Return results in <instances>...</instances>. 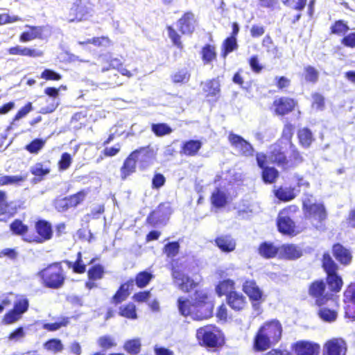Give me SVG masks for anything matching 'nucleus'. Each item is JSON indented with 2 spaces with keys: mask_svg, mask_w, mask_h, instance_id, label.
Returning a JSON list of instances; mask_svg holds the SVG:
<instances>
[{
  "mask_svg": "<svg viewBox=\"0 0 355 355\" xmlns=\"http://www.w3.org/2000/svg\"><path fill=\"white\" fill-rule=\"evenodd\" d=\"M282 335V327L277 320L266 322L259 329L254 340V348L257 351H263L271 345L277 343Z\"/></svg>",
  "mask_w": 355,
  "mask_h": 355,
  "instance_id": "obj_1",
  "label": "nucleus"
},
{
  "mask_svg": "<svg viewBox=\"0 0 355 355\" xmlns=\"http://www.w3.org/2000/svg\"><path fill=\"white\" fill-rule=\"evenodd\" d=\"M192 299L191 318L194 320H203L213 315L214 303L205 291H196Z\"/></svg>",
  "mask_w": 355,
  "mask_h": 355,
  "instance_id": "obj_2",
  "label": "nucleus"
},
{
  "mask_svg": "<svg viewBox=\"0 0 355 355\" xmlns=\"http://www.w3.org/2000/svg\"><path fill=\"white\" fill-rule=\"evenodd\" d=\"M62 263L54 262L38 272L37 276L41 278L44 287L59 289L63 286L66 275L62 267Z\"/></svg>",
  "mask_w": 355,
  "mask_h": 355,
  "instance_id": "obj_3",
  "label": "nucleus"
},
{
  "mask_svg": "<svg viewBox=\"0 0 355 355\" xmlns=\"http://www.w3.org/2000/svg\"><path fill=\"white\" fill-rule=\"evenodd\" d=\"M92 6L89 0H74L69 13V21H82L91 15Z\"/></svg>",
  "mask_w": 355,
  "mask_h": 355,
  "instance_id": "obj_4",
  "label": "nucleus"
},
{
  "mask_svg": "<svg viewBox=\"0 0 355 355\" xmlns=\"http://www.w3.org/2000/svg\"><path fill=\"white\" fill-rule=\"evenodd\" d=\"M37 235H28L23 239L28 243H42L50 240L53 236L51 224L45 220H39L35 225Z\"/></svg>",
  "mask_w": 355,
  "mask_h": 355,
  "instance_id": "obj_5",
  "label": "nucleus"
},
{
  "mask_svg": "<svg viewBox=\"0 0 355 355\" xmlns=\"http://www.w3.org/2000/svg\"><path fill=\"white\" fill-rule=\"evenodd\" d=\"M196 338L201 345L207 347H216L220 345L218 335L213 326H205L197 330Z\"/></svg>",
  "mask_w": 355,
  "mask_h": 355,
  "instance_id": "obj_6",
  "label": "nucleus"
},
{
  "mask_svg": "<svg viewBox=\"0 0 355 355\" xmlns=\"http://www.w3.org/2000/svg\"><path fill=\"white\" fill-rule=\"evenodd\" d=\"M171 214V208L170 205L168 202L161 203L156 209L150 212L146 221L154 227L159 225H165Z\"/></svg>",
  "mask_w": 355,
  "mask_h": 355,
  "instance_id": "obj_7",
  "label": "nucleus"
},
{
  "mask_svg": "<svg viewBox=\"0 0 355 355\" xmlns=\"http://www.w3.org/2000/svg\"><path fill=\"white\" fill-rule=\"evenodd\" d=\"M228 140L231 146L241 155L252 157L254 153V148L252 145L245 140L243 137L233 132L228 135Z\"/></svg>",
  "mask_w": 355,
  "mask_h": 355,
  "instance_id": "obj_8",
  "label": "nucleus"
},
{
  "mask_svg": "<svg viewBox=\"0 0 355 355\" xmlns=\"http://www.w3.org/2000/svg\"><path fill=\"white\" fill-rule=\"evenodd\" d=\"M29 303L26 298L17 301L13 309L6 313L3 318L5 324H12L19 320L22 315L27 311Z\"/></svg>",
  "mask_w": 355,
  "mask_h": 355,
  "instance_id": "obj_9",
  "label": "nucleus"
},
{
  "mask_svg": "<svg viewBox=\"0 0 355 355\" xmlns=\"http://www.w3.org/2000/svg\"><path fill=\"white\" fill-rule=\"evenodd\" d=\"M133 152H136V159L142 169H146L152 165L156 158V153L150 145L141 147Z\"/></svg>",
  "mask_w": 355,
  "mask_h": 355,
  "instance_id": "obj_10",
  "label": "nucleus"
},
{
  "mask_svg": "<svg viewBox=\"0 0 355 355\" xmlns=\"http://www.w3.org/2000/svg\"><path fill=\"white\" fill-rule=\"evenodd\" d=\"M85 195L83 192H78L69 197L56 199L54 201V207L60 212H64L71 207H75L83 201Z\"/></svg>",
  "mask_w": 355,
  "mask_h": 355,
  "instance_id": "obj_11",
  "label": "nucleus"
},
{
  "mask_svg": "<svg viewBox=\"0 0 355 355\" xmlns=\"http://www.w3.org/2000/svg\"><path fill=\"white\" fill-rule=\"evenodd\" d=\"M268 160L279 167L286 169L288 165V160L285 155L284 148L279 144H275L270 146L268 152Z\"/></svg>",
  "mask_w": 355,
  "mask_h": 355,
  "instance_id": "obj_12",
  "label": "nucleus"
},
{
  "mask_svg": "<svg viewBox=\"0 0 355 355\" xmlns=\"http://www.w3.org/2000/svg\"><path fill=\"white\" fill-rule=\"evenodd\" d=\"M172 277L175 284L182 291L189 292L196 286V283L178 268H173Z\"/></svg>",
  "mask_w": 355,
  "mask_h": 355,
  "instance_id": "obj_13",
  "label": "nucleus"
},
{
  "mask_svg": "<svg viewBox=\"0 0 355 355\" xmlns=\"http://www.w3.org/2000/svg\"><path fill=\"white\" fill-rule=\"evenodd\" d=\"M347 349V343L343 338H333L325 343L323 355H345Z\"/></svg>",
  "mask_w": 355,
  "mask_h": 355,
  "instance_id": "obj_14",
  "label": "nucleus"
},
{
  "mask_svg": "<svg viewBox=\"0 0 355 355\" xmlns=\"http://www.w3.org/2000/svg\"><path fill=\"white\" fill-rule=\"evenodd\" d=\"M326 289V285L323 280H318L313 282L309 289V293L311 296L315 298V304L321 306L327 303L329 298L324 295Z\"/></svg>",
  "mask_w": 355,
  "mask_h": 355,
  "instance_id": "obj_15",
  "label": "nucleus"
},
{
  "mask_svg": "<svg viewBox=\"0 0 355 355\" xmlns=\"http://www.w3.org/2000/svg\"><path fill=\"white\" fill-rule=\"evenodd\" d=\"M332 254L335 259L342 265L347 266L352 262V252L339 243L333 245Z\"/></svg>",
  "mask_w": 355,
  "mask_h": 355,
  "instance_id": "obj_16",
  "label": "nucleus"
},
{
  "mask_svg": "<svg viewBox=\"0 0 355 355\" xmlns=\"http://www.w3.org/2000/svg\"><path fill=\"white\" fill-rule=\"evenodd\" d=\"M293 349L297 355H318L320 345L308 341H299L294 344Z\"/></svg>",
  "mask_w": 355,
  "mask_h": 355,
  "instance_id": "obj_17",
  "label": "nucleus"
},
{
  "mask_svg": "<svg viewBox=\"0 0 355 355\" xmlns=\"http://www.w3.org/2000/svg\"><path fill=\"white\" fill-rule=\"evenodd\" d=\"M278 230L286 235H293L295 232V225L293 220L285 215L284 211H281L277 220Z\"/></svg>",
  "mask_w": 355,
  "mask_h": 355,
  "instance_id": "obj_18",
  "label": "nucleus"
},
{
  "mask_svg": "<svg viewBox=\"0 0 355 355\" xmlns=\"http://www.w3.org/2000/svg\"><path fill=\"white\" fill-rule=\"evenodd\" d=\"M196 20L191 12H187L178 20V26L182 34H191L196 27Z\"/></svg>",
  "mask_w": 355,
  "mask_h": 355,
  "instance_id": "obj_19",
  "label": "nucleus"
},
{
  "mask_svg": "<svg viewBox=\"0 0 355 355\" xmlns=\"http://www.w3.org/2000/svg\"><path fill=\"white\" fill-rule=\"evenodd\" d=\"M274 105L275 111L278 114L284 115L294 109L295 102L292 98L282 97L274 101Z\"/></svg>",
  "mask_w": 355,
  "mask_h": 355,
  "instance_id": "obj_20",
  "label": "nucleus"
},
{
  "mask_svg": "<svg viewBox=\"0 0 355 355\" xmlns=\"http://www.w3.org/2000/svg\"><path fill=\"white\" fill-rule=\"evenodd\" d=\"M136 152H132L125 159L123 166L121 168V178L125 180L129 175L136 171Z\"/></svg>",
  "mask_w": 355,
  "mask_h": 355,
  "instance_id": "obj_21",
  "label": "nucleus"
},
{
  "mask_svg": "<svg viewBox=\"0 0 355 355\" xmlns=\"http://www.w3.org/2000/svg\"><path fill=\"white\" fill-rule=\"evenodd\" d=\"M243 290L252 301H259L262 297V291L254 280H246L243 283Z\"/></svg>",
  "mask_w": 355,
  "mask_h": 355,
  "instance_id": "obj_22",
  "label": "nucleus"
},
{
  "mask_svg": "<svg viewBox=\"0 0 355 355\" xmlns=\"http://www.w3.org/2000/svg\"><path fill=\"white\" fill-rule=\"evenodd\" d=\"M215 243L224 252H232L236 248V241L230 235H221L216 237Z\"/></svg>",
  "mask_w": 355,
  "mask_h": 355,
  "instance_id": "obj_23",
  "label": "nucleus"
},
{
  "mask_svg": "<svg viewBox=\"0 0 355 355\" xmlns=\"http://www.w3.org/2000/svg\"><path fill=\"white\" fill-rule=\"evenodd\" d=\"M226 300L227 304L235 311H240L245 306V297L236 291L229 293Z\"/></svg>",
  "mask_w": 355,
  "mask_h": 355,
  "instance_id": "obj_24",
  "label": "nucleus"
},
{
  "mask_svg": "<svg viewBox=\"0 0 355 355\" xmlns=\"http://www.w3.org/2000/svg\"><path fill=\"white\" fill-rule=\"evenodd\" d=\"M134 286V279H130L125 283L122 284L114 295L112 297V302L114 304H119L125 300L129 295V290Z\"/></svg>",
  "mask_w": 355,
  "mask_h": 355,
  "instance_id": "obj_25",
  "label": "nucleus"
},
{
  "mask_svg": "<svg viewBox=\"0 0 355 355\" xmlns=\"http://www.w3.org/2000/svg\"><path fill=\"white\" fill-rule=\"evenodd\" d=\"M202 142L200 140L190 139L184 141L180 150L181 154L187 156L196 155L202 147Z\"/></svg>",
  "mask_w": 355,
  "mask_h": 355,
  "instance_id": "obj_26",
  "label": "nucleus"
},
{
  "mask_svg": "<svg viewBox=\"0 0 355 355\" xmlns=\"http://www.w3.org/2000/svg\"><path fill=\"white\" fill-rule=\"evenodd\" d=\"M211 202L214 207L218 209L223 208L228 202L227 194L220 188H216L211 193Z\"/></svg>",
  "mask_w": 355,
  "mask_h": 355,
  "instance_id": "obj_27",
  "label": "nucleus"
},
{
  "mask_svg": "<svg viewBox=\"0 0 355 355\" xmlns=\"http://www.w3.org/2000/svg\"><path fill=\"white\" fill-rule=\"evenodd\" d=\"M8 52L10 55H20L32 58L40 57L42 55V52L40 50L22 47L21 46L11 47L8 49Z\"/></svg>",
  "mask_w": 355,
  "mask_h": 355,
  "instance_id": "obj_28",
  "label": "nucleus"
},
{
  "mask_svg": "<svg viewBox=\"0 0 355 355\" xmlns=\"http://www.w3.org/2000/svg\"><path fill=\"white\" fill-rule=\"evenodd\" d=\"M322 262V268L327 273V276L338 274V266L333 260L329 253L325 252L323 254Z\"/></svg>",
  "mask_w": 355,
  "mask_h": 355,
  "instance_id": "obj_29",
  "label": "nucleus"
},
{
  "mask_svg": "<svg viewBox=\"0 0 355 355\" xmlns=\"http://www.w3.org/2000/svg\"><path fill=\"white\" fill-rule=\"evenodd\" d=\"M279 251V248L272 243L264 241L259 245V253L266 259L275 257Z\"/></svg>",
  "mask_w": 355,
  "mask_h": 355,
  "instance_id": "obj_30",
  "label": "nucleus"
},
{
  "mask_svg": "<svg viewBox=\"0 0 355 355\" xmlns=\"http://www.w3.org/2000/svg\"><path fill=\"white\" fill-rule=\"evenodd\" d=\"M202 89L207 93V96L218 98L220 92V83L217 79L210 80L204 84Z\"/></svg>",
  "mask_w": 355,
  "mask_h": 355,
  "instance_id": "obj_31",
  "label": "nucleus"
},
{
  "mask_svg": "<svg viewBox=\"0 0 355 355\" xmlns=\"http://www.w3.org/2000/svg\"><path fill=\"white\" fill-rule=\"evenodd\" d=\"M234 282L230 279H224L218 282L216 286V293L218 296L226 295L231 292H234Z\"/></svg>",
  "mask_w": 355,
  "mask_h": 355,
  "instance_id": "obj_32",
  "label": "nucleus"
},
{
  "mask_svg": "<svg viewBox=\"0 0 355 355\" xmlns=\"http://www.w3.org/2000/svg\"><path fill=\"white\" fill-rule=\"evenodd\" d=\"M29 30L23 32L20 35V41L26 42L35 38L41 37L43 32V28L42 26H29Z\"/></svg>",
  "mask_w": 355,
  "mask_h": 355,
  "instance_id": "obj_33",
  "label": "nucleus"
},
{
  "mask_svg": "<svg viewBox=\"0 0 355 355\" xmlns=\"http://www.w3.org/2000/svg\"><path fill=\"white\" fill-rule=\"evenodd\" d=\"M309 217L317 220L319 223H322L327 218V211L324 206L321 203L314 205L309 211H306Z\"/></svg>",
  "mask_w": 355,
  "mask_h": 355,
  "instance_id": "obj_34",
  "label": "nucleus"
},
{
  "mask_svg": "<svg viewBox=\"0 0 355 355\" xmlns=\"http://www.w3.org/2000/svg\"><path fill=\"white\" fill-rule=\"evenodd\" d=\"M297 137L300 144L306 148H309L314 140L313 133L308 128L299 130Z\"/></svg>",
  "mask_w": 355,
  "mask_h": 355,
  "instance_id": "obj_35",
  "label": "nucleus"
},
{
  "mask_svg": "<svg viewBox=\"0 0 355 355\" xmlns=\"http://www.w3.org/2000/svg\"><path fill=\"white\" fill-rule=\"evenodd\" d=\"M279 176L278 171L271 166H268L262 169L261 177L263 181L266 184L274 183Z\"/></svg>",
  "mask_w": 355,
  "mask_h": 355,
  "instance_id": "obj_36",
  "label": "nucleus"
},
{
  "mask_svg": "<svg viewBox=\"0 0 355 355\" xmlns=\"http://www.w3.org/2000/svg\"><path fill=\"white\" fill-rule=\"evenodd\" d=\"M151 131L157 137H164L170 135L173 132V129L165 123H157L151 124Z\"/></svg>",
  "mask_w": 355,
  "mask_h": 355,
  "instance_id": "obj_37",
  "label": "nucleus"
},
{
  "mask_svg": "<svg viewBox=\"0 0 355 355\" xmlns=\"http://www.w3.org/2000/svg\"><path fill=\"white\" fill-rule=\"evenodd\" d=\"M282 250L286 257L289 259H298L302 255L301 249L293 244L284 245Z\"/></svg>",
  "mask_w": 355,
  "mask_h": 355,
  "instance_id": "obj_38",
  "label": "nucleus"
},
{
  "mask_svg": "<svg viewBox=\"0 0 355 355\" xmlns=\"http://www.w3.org/2000/svg\"><path fill=\"white\" fill-rule=\"evenodd\" d=\"M119 315L131 320L137 318L136 306L133 303H129L119 307Z\"/></svg>",
  "mask_w": 355,
  "mask_h": 355,
  "instance_id": "obj_39",
  "label": "nucleus"
},
{
  "mask_svg": "<svg viewBox=\"0 0 355 355\" xmlns=\"http://www.w3.org/2000/svg\"><path fill=\"white\" fill-rule=\"evenodd\" d=\"M327 283L329 289L333 292H339L343 286L342 277L338 275L327 276Z\"/></svg>",
  "mask_w": 355,
  "mask_h": 355,
  "instance_id": "obj_40",
  "label": "nucleus"
},
{
  "mask_svg": "<svg viewBox=\"0 0 355 355\" xmlns=\"http://www.w3.org/2000/svg\"><path fill=\"white\" fill-rule=\"evenodd\" d=\"M10 230L13 234L24 236L28 231V227L19 219H15L10 225Z\"/></svg>",
  "mask_w": 355,
  "mask_h": 355,
  "instance_id": "obj_41",
  "label": "nucleus"
},
{
  "mask_svg": "<svg viewBox=\"0 0 355 355\" xmlns=\"http://www.w3.org/2000/svg\"><path fill=\"white\" fill-rule=\"evenodd\" d=\"M141 341L139 338L127 340L123 345L124 349L130 354L136 355L140 352Z\"/></svg>",
  "mask_w": 355,
  "mask_h": 355,
  "instance_id": "obj_42",
  "label": "nucleus"
},
{
  "mask_svg": "<svg viewBox=\"0 0 355 355\" xmlns=\"http://www.w3.org/2000/svg\"><path fill=\"white\" fill-rule=\"evenodd\" d=\"M191 305L192 299L191 300L184 298L179 297L178 300V307L180 313L183 316L190 315L191 313Z\"/></svg>",
  "mask_w": 355,
  "mask_h": 355,
  "instance_id": "obj_43",
  "label": "nucleus"
},
{
  "mask_svg": "<svg viewBox=\"0 0 355 355\" xmlns=\"http://www.w3.org/2000/svg\"><path fill=\"white\" fill-rule=\"evenodd\" d=\"M238 47V44L236 42V38L233 37H227L226 38L223 44V50H222V56L223 58H225L227 55L236 49Z\"/></svg>",
  "mask_w": 355,
  "mask_h": 355,
  "instance_id": "obj_44",
  "label": "nucleus"
},
{
  "mask_svg": "<svg viewBox=\"0 0 355 355\" xmlns=\"http://www.w3.org/2000/svg\"><path fill=\"white\" fill-rule=\"evenodd\" d=\"M152 278L153 275L145 270L137 274L134 282H135V284L138 287L144 288L148 284Z\"/></svg>",
  "mask_w": 355,
  "mask_h": 355,
  "instance_id": "obj_45",
  "label": "nucleus"
},
{
  "mask_svg": "<svg viewBox=\"0 0 355 355\" xmlns=\"http://www.w3.org/2000/svg\"><path fill=\"white\" fill-rule=\"evenodd\" d=\"M275 196L282 201H290L295 198L293 189L279 188L275 191Z\"/></svg>",
  "mask_w": 355,
  "mask_h": 355,
  "instance_id": "obj_46",
  "label": "nucleus"
},
{
  "mask_svg": "<svg viewBox=\"0 0 355 355\" xmlns=\"http://www.w3.org/2000/svg\"><path fill=\"white\" fill-rule=\"evenodd\" d=\"M202 58L205 64L210 63L216 57L215 48L211 44H206L202 49Z\"/></svg>",
  "mask_w": 355,
  "mask_h": 355,
  "instance_id": "obj_47",
  "label": "nucleus"
},
{
  "mask_svg": "<svg viewBox=\"0 0 355 355\" xmlns=\"http://www.w3.org/2000/svg\"><path fill=\"white\" fill-rule=\"evenodd\" d=\"M44 347L46 350L53 352L54 353L60 352L64 348L62 341L58 338L49 339L44 344Z\"/></svg>",
  "mask_w": 355,
  "mask_h": 355,
  "instance_id": "obj_48",
  "label": "nucleus"
},
{
  "mask_svg": "<svg viewBox=\"0 0 355 355\" xmlns=\"http://www.w3.org/2000/svg\"><path fill=\"white\" fill-rule=\"evenodd\" d=\"M25 180L21 175H3L0 176V186L8 184H19Z\"/></svg>",
  "mask_w": 355,
  "mask_h": 355,
  "instance_id": "obj_49",
  "label": "nucleus"
},
{
  "mask_svg": "<svg viewBox=\"0 0 355 355\" xmlns=\"http://www.w3.org/2000/svg\"><path fill=\"white\" fill-rule=\"evenodd\" d=\"M45 141L42 139H35L25 146V149L31 153L37 154L44 147Z\"/></svg>",
  "mask_w": 355,
  "mask_h": 355,
  "instance_id": "obj_50",
  "label": "nucleus"
},
{
  "mask_svg": "<svg viewBox=\"0 0 355 355\" xmlns=\"http://www.w3.org/2000/svg\"><path fill=\"white\" fill-rule=\"evenodd\" d=\"M98 345L104 349H109L116 345L114 339L110 335L101 336L97 340Z\"/></svg>",
  "mask_w": 355,
  "mask_h": 355,
  "instance_id": "obj_51",
  "label": "nucleus"
},
{
  "mask_svg": "<svg viewBox=\"0 0 355 355\" xmlns=\"http://www.w3.org/2000/svg\"><path fill=\"white\" fill-rule=\"evenodd\" d=\"M319 72L312 66L304 68V78L306 82L315 83L318 80Z\"/></svg>",
  "mask_w": 355,
  "mask_h": 355,
  "instance_id": "obj_52",
  "label": "nucleus"
},
{
  "mask_svg": "<svg viewBox=\"0 0 355 355\" xmlns=\"http://www.w3.org/2000/svg\"><path fill=\"white\" fill-rule=\"evenodd\" d=\"M30 171L35 176L44 178L50 173V169L44 166L43 164L38 162L31 167Z\"/></svg>",
  "mask_w": 355,
  "mask_h": 355,
  "instance_id": "obj_53",
  "label": "nucleus"
},
{
  "mask_svg": "<svg viewBox=\"0 0 355 355\" xmlns=\"http://www.w3.org/2000/svg\"><path fill=\"white\" fill-rule=\"evenodd\" d=\"M180 244L178 241L168 242L164 245V252L168 257H175L179 252Z\"/></svg>",
  "mask_w": 355,
  "mask_h": 355,
  "instance_id": "obj_54",
  "label": "nucleus"
},
{
  "mask_svg": "<svg viewBox=\"0 0 355 355\" xmlns=\"http://www.w3.org/2000/svg\"><path fill=\"white\" fill-rule=\"evenodd\" d=\"M104 272L103 267L101 265L92 266L87 272L89 280H96L103 277Z\"/></svg>",
  "mask_w": 355,
  "mask_h": 355,
  "instance_id": "obj_55",
  "label": "nucleus"
},
{
  "mask_svg": "<svg viewBox=\"0 0 355 355\" xmlns=\"http://www.w3.org/2000/svg\"><path fill=\"white\" fill-rule=\"evenodd\" d=\"M320 318L326 322H333L337 318V313L329 309H320L318 312Z\"/></svg>",
  "mask_w": 355,
  "mask_h": 355,
  "instance_id": "obj_56",
  "label": "nucleus"
},
{
  "mask_svg": "<svg viewBox=\"0 0 355 355\" xmlns=\"http://www.w3.org/2000/svg\"><path fill=\"white\" fill-rule=\"evenodd\" d=\"M349 29V26L343 20L336 21L334 25L331 26V32L333 34H345Z\"/></svg>",
  "mask_w": 355,
  "mask_h": 355,
  "instance_id": "obj_57",
  "label": "nucleus"
},
{
  "mask_svg": "<svg viewBox=\"0 0 355 355\" xmlns=\"http://www.w3.org/2000/svg\"><path fill=\"white\" fill-rule=\"evenodd\" d=\"M190 75L186 69H182L172 76V80L175 83H184L189 81Z\"/></svg>",
  "mask_w": 355,
  "mask_h": 355,
  "instance_id": "obj_58",
  "label": "nucleus"
},
{
  "mask_svg": "<svg viewBox=\"0 0 355 355\" xmlns=\"http://www.w3.org/2000/svg\"><path fill=\"white\" fill-rule=\"evenodd\" d=\"M69 323V318H64L60 322L54 323H44L43 324V329L49 331H55L60 329L62 327H66Z\"/></svg>",
  "mask_w": 355,
  "mask_h": 355,
  "instance_id": "obj_59",
  "label": "nucleus"
},
{
  "mask_svg": "<svg viewBox=\"0 0 355 355\" xmlns=\"http://www.w3.org/2000/svg\"><path fill=\"white\" fill-rule=\"evenodd\" d=\"M19 208V205L18 202L16 201H10L6 202L3 207L1 209H3V211L8 214L10 216H14L17 213L18 209Z\"/></svg>",
  "mask_w": 355,
  "mask_h": 355,
  "instance_id": "obj_60",
  "label": "nucleus"
},
{
  "mask_svg": "<svg viewBox=\"0 0 355 355\" xmlns=\"http://www.w3.org/2000/svg\"><path fill=\"white\" fill-rule=\"evenodd\" d=\"M312 107H316L317 110H323L324 108V98L319 93H314L312 94Z\"/></svg>",
  "mask_w": 355,
  "mask_h": 355,
  "instance_id": "obj_61",
  "label": "nucleus"
},
{
  "mask_svg": "<svg viewBox=\"0 0 355 355\" xmlns=\"http://www.w3.org/2000/svg\"><path fill=\"white\" fill-rule=\"evenodd\" d=\"M72 161L71 156L68 153H64L58 162L59 168L61 171L67 170L71 165Z\"/></svg>",
  "mask_w": 355,
  "mask_h": 355,
  "instance_id": "obj_62",
  "label": "nucleus"
},
{
  "mask_svg": "<svg viewBox=\"0 0 355 355\" xmlns=\"http://www.w3.org/2000/svg\"><path fill=\"white\" fill-rule=\"evenodd\" d=\"M72 270L76 273H83L86 271V265L83 262L82 254L80 252L77 254V259L73 263Z\"/></svg>",
  "mask_w": 355,
  "mask_h": 355,
  "instance_id": "obj_63",
  "label": "nucleus"
},
{
  "mask_svg": "<svg viewBox=\"0 0 355 355\" xmlns=\"http://www.w3.org/2000/svg\"><path fill=\"white\" fill-rule=\"evenodd\" d=\"M350 297L352 304L348 306L345 311V317L355 319V288L352 289Z\"/></svg>",
  "mask_w": 355,
  "mask_h": 355,
  "instance_id": "obj_64",
  "label": "nucleus"
}]
</instances>
